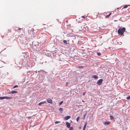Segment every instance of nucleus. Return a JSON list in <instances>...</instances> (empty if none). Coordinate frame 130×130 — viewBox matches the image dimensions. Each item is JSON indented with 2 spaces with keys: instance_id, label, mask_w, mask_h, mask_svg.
I'll return each instance as SVG.
<instances>
[{
  "instance_id": "1",
  "label": "nucleus",
  "mask_w": 130,
  "mask_h": 130,
  "mask_svg": "<svg viewBox=\"0 0 130 130\" xmlns=\"http://www.w3.org/2000/svg\"><path fill=\"white\" fill-rule=\"evenodd\" d=\"M125 27L119 28L118 30V33L121 35H123L124 32L125 31Z\"/></svg>"
},
{
  "instance_id": "2",
  "label": "nucleus",
  "mask_w": 130,
  "mask_h": 130,
  "mask_svg": "<svg viewBox=\"0 0 130 130\" xmlns=\"http://www.w3.org/2000/svg\"><path fill=\"white\" fill-rule=\"evenodd\" d=\"M103 80L102 79H100L98 80L97 82V84L98 85H100L101 84Z\"/></svg>"
},
{
  "instance_id": "3",
  "label": "nucleus",
  "mask_w": 130,
  "mask_h": 130,
  "mask_svg": "<svg viewBox=\"0 0 130 130\" xmlns=\"http://www.w3.org/2000/svg\"><path fill=\"white\" fill-rule=\"evenodd\" d=\"M46 101L47 102L49 103L52 104V100L50 98H48L47 99Z\"/></svg>"
},
{
  "instance_id": "4",
  "label": "nucleus",
  "mask_w": 130,
  "mask_h": 130,
  "mask_svg": "<svg viewBox=\"0 0 130 130\" xmlns=\"http://www.w3.org/2000/svg\"><path fill=\"white\" fill-rule=\"evenodd\" d=\"M34 29H32V30L30 31V34L32 35L33 37H34L35 36V33L34 32Z\"/></svg>"
},
{
  "instance_id": "5",
  "label": "nucleus",
  "mask_w": 130,
  "mask_h": 130,
  "mask_svg": "<svg viewBox=\"0 0 130 130\" xmlns=\"http://www.w3.org/2000/svg\"><path fill=\"white\" fill-rule=\"evenodd\" d=\"M71 117L70 116H68L65 117L64 118V120H68V119H69Z\"/></svg>"
},
{
  "instance_id": "6",
  "label": "nucleus",
  "mask_w": 130,
  "mask_h": 130,
  "mask_svg": "<svg viewBox=\"0 0 130 130\" xmlns=\"http://www.w3.org/2000/svg\"><path fill=\"white\" fill-rule=\"evenodd\" d=\"M66 124L67 127L68 128H70V124L69 122H66Z\"/></svg>"
},
{
  "instance_id": "7",
  "label": "nucleus",
  "mask_w": 130,
  "mask_h": 130,
  "mask_svg": "<svg viewBox=\"0 0 130 130\" xmlns=\"http://www.w3.org/2000/svg\"><path fill=\"white\" fill-rule=\"evenodd\" d=\"M110 123V122H105L104 123V124L105 125L109 124Z\"/></svg>"
},
{
  "instance_id": "8",
  "label": "nucleus",
  "mask_w": 130,
  "mask_h": 130,
  "mask_svg": "<svg viewBox=\"0 0 130 130\" xmlns=\"http://www.w3.org/2000/svg\"><path fill=\"white\" fill-rule=\"evenodd\" d=\"M46 103V102L45 101H43L42 102H41L39 103L38 105H41L42 104H43L44 103Z\"/></svg>"
},
{
  "instance_id": "9",
  "label": "nucleus",
  "mask_w": 130,
  "mask_h": 130,
  "mask_svg": "<svg viewBox=\"0 0 130 130\" xmlns=\"http://www.w3.org/2000/svg\"><path fill=\"white\" fill-rule=\"evenodd\" d=\"M12 99L11 97H7V96H5V99Z\"/></svg>"
},
{
  "instance_id": "10",
  "label": "nucleus",
  "mask_w": 130,
  "mask_h": 130,
  "mask_svg": "<svg viewBox=\"0 0 130 130\" xmlns=\"http://www.w3.org/2000/svg\"><path fill=\"white\" fill-rule=\"evenodd\" d=\"M18 92L17 91H13L11 92V93L12 94L17 93Z\"/></svg>"
},
{
  "instance_id": "11",
  "label": "nucleus",
  "mask_w": 130,
  "mask_h": 130,
  "mask_svg": "<svg viewBox=\"0 0 130 130\" xmlns=\"http://www.w3.org/2000/svg\"><path fill=\"white\" fill-rule=\"evenodd\" d=\"M92 77L93 78L95 79L98 78V76L95 75H93Z\"/></svg>"
},
{
  "instance_id": "12",
  "label": "nucleus",
  "mask_w": 130,
  "mask_h": 130,
  "mask_svg": "<svg viewBox=\"0 0 130 130\" xmlns=\"http://www.w3.org/2000/svg\"><path fill=\"white\" fill-rule=\"evenodd\" d=\"M111 14V13H110L108 15H106L105 16L106 18H108L110 15Z\"/></svg>"
},
{
  "instance_id": "13",
  "label": "nucleus",
  "mask_w": 130,
  "mask_h": 130,
  "mask_svg": "<svg viewBox=\"0 0 130 130\" xmlns=\"http://www.w3.org/2000/svg\"><path fill=\"white\" fill-rule=\"evenodd\" d=\"M59 111H60V112L62 113L63 110V109L62 108H60L59 109Z\"/></svg>"
},
{
  "instance_id": "14",
  "label": "nucleus",
  "mask_w": 130,
  "mask_h": 130,
  "mask_svg": "<svg viewBox=\"0 0 130 130\" xmlns=\"http://www.w3.org/2000/svg\"><path fill=\"white\" fill-rule=\"evenodd\" d=\"M87 123H86L84 125L83 129H85L87 125Z\"/></svg>"
},
{
  "instance_id": "15",
  "label": "nucleus",
  "mask_w": 130,
  "mask_h": 130,
  "mask_svg": "<svg viewBox=\"0 0 130 130\" xmlns=\"http://www.w3.org/2000/svg\"><path fill=\"white\" fill-rule=\"evenodd\" d=\"M77 68L79 69H82L83 68V66H80L77 67Z\"/></svg>"
},
{
  "instance_id": "16",
  "label": "nucleus",
  "mask_w": 130,
  "mask_h": 130,
  "mask_svg": "<svg viewBox=\"0 0 130 130\" xmlns=\"http://www.w3.org/2000/svg\"><path fill=\"white\" fill-rule=\"evenodd\" d=\"M5 99V96L0 97V100H3Z\"/></svg>"
},
{
  "instance_id": "17",
  "label": "nucleus",
  "mask_w": 130,
  "mask_h": 130,
  "mask_svg": "<svg viewBox=\"0 0 130 130\" xmlns=\"http://www.w3.org/2000/svg\"><path fill=\"white\" fill-rule=\"evenodd\" d=\"M110 117L111 120H112L114 118V117L112 116H110Z\"/></svg>"
},
{
  "instance_id": "18",
  "label": "nucleus",
  "mask_w": 130,
  "mask_h": 130,
  "mask_svg": "<svg viewBox=\"0 0 130 130\" xmlns=\"http://www.w3.org/2000/svg\"><path fill=\"white\" fill-rule=\"evenodd\" d=\"M128 5H125L123 8H127L128 7Z\"/></svg>"
},
{
  "instance_id": "19",
  "label": "nucleus",
  "mask_w": 130,
  "mask_h": 130,
  "mask_svg": "<svg viewBox=\"0 0 130 130\" xmlns=\"http://www.w3.org/2000/svg\"><path fill=\"white\" fill-rule=\"evenodd\" d=\"M80 117H77V118L76 119V121L77 122H78L79 119Z\"/></svg>"
},
{
  "instance_id": "20",
  "label": "nucleus",
  "mask_w": 130,
  "mask_h": 130,
  "mask_svg": "<svg viewBox=\"0 0 130 130\" xmlns=\"http://www.w3.org/2000/svg\"><path fill=\"white\" fill-rule=\"evenodd\" d=\"M126 99L127 100H130V96L127 97L126 98Z\"/></svg>"
},
{
  "instance_id": "21",
  "label": "nucleus",
  "mask_w": 130,
  "mask_h": 130,
  "mask_svg": "<svg viewBox=\"0 0 130 130\" xmlns=\"http://www.w3.org/2000/svg\"><path fill=\"white\" fill-rule=\"evenodd\" d=\"M63 42L64 43H65V44H67V41H66V40H64L63 41Z\"/></svg>"
},
{
  "instance_id": "22",
  "label": "nucleus",
  "mask_w": 130,
  "mask_h": 130,
  "mask_svg": "<svg viewBox=\"0 0 130 130\" xmlns=\"http://www.w3.org/2000/svg\"><path fill=\"white\" fill-rule=\"evenodd\" d=\"M18 86L17 85H15L12 88L13 89L14 88H15L16 87H18Z\"/></svg>"
},
{
  "instance_id": "23",
  "label": "nucleus",
  "mask_w": 130,
  "mask_h": 130,
  "mask_svg": "<svg viewBox=\"0 0 130 130\" xmlns=\"http://www.w3.org/2000/svg\"><path fill=\"white\" fill-rule=\"evenodd\" d=\"M63 101H61L59 104V105H61L62 104V103H63Z\"/></svg>"
},
{
  "instance_id": "24",
  "label": "nucleus",
  "mask_w": 130,
  "mask_h": 130,
  "mask_svg": "<svg viewBox=\"0 0 130 130\" xmlns=\"http://www.w3.org/2000/svg\"><path fill=\"white\" fill-rule=\"evenodd\" d=\"M97 55L99 56H100L101 55V54L100 53H98Z\"/></svg>"
},
{
  "instance_id": "25",
  "label": "nucleus",
  "mask_w": 130,
  "mask_h": 130,
  "mask_svg": "<svg viewBox=\"0 0 130 130\" xmlns=\"http://www.w3.org/2000/svg\"><path fill=\"white\" fill-rule=\"evenodd\" d=\"M69 130H73V128L72 127H71Z\"/></svg>"
},
{
  "instance_id": "26",
  "label": "nucleus",
  "mask_w": 130,
  "mask_h": 130,
  "mask_svg": "<svg viewBox=\"0 0 130 130\" xmlns=\"http://www.w3.org/2000/svg\"><path fill=\"white\" fill-rule=\"evenodd\" d=\"M60 122H59V121H56L55 122V123H56V124H57V123H59Z\"/></svg>"
},
{
  "instance_id": "27",
  "label": "nucleus",
  "mask_w": 130,
  "mask_h": 130,
  "mask_svg": "<svg viewBox=\"0 0 130 130\" xmlns=\"http://www.w3.org/2000/svg\"><path fill=\"white\" fill-rule=\"evenodd\" d=\"M68 82H67L66 84V86H67L68 85Z\"/></svg>"
},
{
  "instance_id": "28",
  "label": "nucleus",
  "mask_w": 130,
  "mask_h": 130,
  "mask_svg": "<svg viewBox=\"0 0 130 130\" xmlns=\"http://www.w3.org/2000/svg\"><path fill=\"white\" fill-rule=\"evenodd\" d=\"M86 93V92H84L83 93V95H85V94Z\"/></svg>"
},
{
  "instance_id": "29",
  "label": "nucleus",
  "mask_w": 130,
  "mask_h": 130,
  "mask_svg": "<svg viewBox=\"0 0 130 130\" xmlns=\"http://www.w3.org/2000/svg\"><path fill=\"white\" fill-rule=\"evenodd\" d=\"M82 18H85V17L84 16H82Z\"/></svg>"
},
{
  "instance_id": "30",
  "label": "nucleus",
  "mask_w": 130,
  "mask_h": 130,
  "mask_svg": "<svg viewBox=\"0 0 130 130\" xmlns=\"http://www.w3.org/2000/svg\"><path fill=\"white\" fill-rule=\"evenodd\" d=\"M86 114H85V115H84V118L85 117V116H86Z\"/></svg>"
},
{
  "instance_id": "31",
  "label": "nucleus",
  "mask_w": 130,
  "mask_h": 130,
  "mask_svg": "<svg viewBox=\"0 0 130 130\" xmlns=\"http://www.w3.org/2000/svg\"><path fill=\"white\" fill-rule=\"evenodd\" d=\"M82 101L83 102H84V101L83 100H82Z\"/></svg>"
},
{
  "instance_id": "32",
  "label": "nucleus",
  "mask_w": 130,
  "mask_h": 130,
  "mask_svg": "<svg viewBox=\"0 0 130 130\" xmlns=\"http://www.w3.org/2000/svg\"><path fill=\"white\" fill-rule=\"evenodd\" d=\"M21 29V28H19V29Z\"/></svg>"
},
{
  "instance_id": "33",
  "label": "nucleus",
  "mask_w": 130,
  "mask_h": 130,
  "mask_svg": "<svg viewBox=\"0 0 130 130\" xmlns=\"http://www.w3.org/2000/svg\"><path fill=\"white\" fill-rule=\"evenodd\" d=\"M2 37H4V36H2Z\"/></svg>"
},
{
  "instance_id": "34",
  "label": "nucleus",
  "mask_w": 130,
  "mask_h": 130,
  "mask_svg": "<svg viewBox=\"0 0 130 130\" xmlns=\"http://www.w3.org/2000/svg\"><path fill=\"white\" fill-rule=\"evenodd\" d=\"M30 117H29V119H30V118H30Z\"/></svg>"
},
{
  "instance_id": "35",
  "label": "nucleus",
  "mask_w": 130,
  "mask_h": 130,
  "mask_svg": "<svg viewBox=\"0 0 130 130\" xmlns=\"http://www.w3.org/2000/svg\"><path fill=\"white\" fill-rule=\"evenodd\" d=\"M80 128H80H81V127H80V128Z\"/></svg>"
},
{
  "instance_id": "36",
  "label": "nucleus",
  "mask_w": 130,
  "mask_h": 130,
  "mask_svg": "<svg viewBox=\"0 0 130 130\" xmlns=\"http://www.w3.org/2000/svg\"><path fill=\"white\" fill-rule=\"evenodd\" d=\"M85 129H83V130H85Z\"/></svg>"
}]
</instances>
